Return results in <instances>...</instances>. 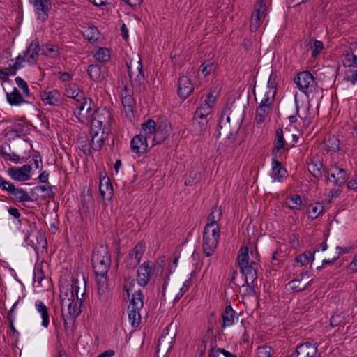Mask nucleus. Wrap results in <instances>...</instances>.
Returning <instances> with one entry per match:
<instances>
[{
  "mask_svg": "<svg viewBox=\"0 0 357 357\" xmlns=\"http://www.w3.org/2000/svg\"><path fill=\"white\" fill-rule=\"evenodd\" d=\"M93 106L92 100L89 98L79 104V111L74 113L80 123H90L91 128L105 129L107 126L110 125L112 119V113L105 107L93 109Z\"/></svg>",
  "mask_w": 357,
  "mask_h": 357,
  "instance_id": "nucleus-1",
  "label": "nucleus"
},
{
  "mask_svg": "<svg viewBox=\"0 0 357 357\" xmlns=\"http://www.w3.org/2000/svg\"><path fill=\"white\" fill-rule=\"evenodd\" d=\"M94 273L108 272L111 265V256L107 245H99L94 248L91 256Z\"/></svg>",
  "mask_w": 357,
  "mask_h": 357,
  "instance_id": "nucleus-2",
  "label": "nucleus"
},
{
  "mask_svg": "<svg viewBox=\"0 0 357 357\" xmlns=\"http://www.w3.org/2000/svg\"><path fill=\"white\" fill-rule=\"evenodd\" d=\"M237 263L241 273L245 276V283H253L257 279V264L249 262L248 248L242 247L237 256Z\"/></svg>",
  "mask_w": 357,
  "mask_h": 357,
  "instance_id": "nucleus-3",
  "label": "nucleus"
},
{
  "mask_svg": "<svg viewBox=\"0 0 357 357\" xmlns=\"http://www.w3.org/2000/svg\"><path fill=\"white\" fill-rule=\"evenodd\" d=\"M230 109H224L222 112V115L220 116L218 128L220 130H218V137L220 135V130H222V133L224 135H227V139L229 141L233 142L235 139V135L238 132V130L240 127V122L238 121L233 120L231 121L230 119V113L229 111Z\"/></svg>",
  "mask_w": 357,
  "mask_h": 357,
  "instance_id": "nucleus-4",
  "label": "nucleus"
},
{
  "mask_svg": "<svg viewBox=\"0 0 357 357\" xmlns=\"http://www.w3.org/2000/svg\"><path fill=\"white\" fill-rule=\"evenodd\" d=\"M220 238L219 226L214 228L206 225L203 233V251L206 257L213 255L216 249Z\"/></svg>",
  "mask_w": 357,
  "mask_h": 357,
  "instance_id": "nucleus-5",
  "label": "nucleus"
},
{
  "mask_svg": "<svg viewBox=\"0 0 357 357\" xmlns=\"http://www.w3.org/2000/svg\"><path fill=\"white\" fill-rule=\"evenodd\" d=\"M294 82L298 90L307 96L310 93L316 91L317 89V82L312 74L309 71L298 73L294 78Z\"/></svg>",
  "mask_w": 357,
  "mask_h": 357,
  "instance_id": "nucleus-6",
  "label": "nucleus"
},
{
  "mask_svg": "<svg viewBox=\"0 0 357 357\" xmlns=\"http://www.w3.org/2000/svg\"><path fill=\"white\" fill-rule=\"evenodd\" d=\"M128 68L132 87L136 92H143L145 90V77L141 61H139L134 66L130 63L128 66Z\"/></svg>",
  "mask_w": 357,
  "mask_h": 357,
  "instance_id": "nucleus-7",
  "label": "nucleus"
},
{
  "mask_svg": "<svg viewBox=\"0 0 357 357\" xmlns=\"http://www.w3.org/2000/svg\"><path fill=\"white\" fill-rule=\"evenodd\" d=\"M145 250V242L144 241H139L135 246L129 251L128 255L125 259L126 267L128 269L135 268L139 264Z\"/></svg>",
  "mask_w": 357,
  "mask_h": 357,
  "instance_id": "nucleus-8",
  "label": "nucleus"
},
{
  "mask_svg": "<svg viewBox=\"0 0 357 357\" xmlns=\"http://www.w3.org/2000/svg\"><path fill=\"white\" fill-rule=\"evenodd\" d=\"M266 15L267 7L264 0H257L250 19V31L252 32L256 31Z\"/></svg>",
  "mask_w": 357,
  "mask_h": 357,
  "instance_id": "nucleus-9",
  "label": "nucleus"
},
{
  "mask_svg": "<svg viewBox=\"0 0 357 357\" xmlns=\"http://www.w3.org/2000/svg\"><path fill=\"white\" fill-rule=\"evenodd\" d=\"M316 344L310 342L298 344L289 357H319Z\"/></svg>",
  "mask_w": 357,
  "mask_h": 357,
  "instance_id": "nucleus-10",
  "label": "nucleus"
},
{
  "mask_svg": "<svg viewBox=\"0 0 357 357\" xmlns=\"http://www.w3.org/2000/svg\"><path fill=\"white\" fill-rule=\"evenodd\" d=\"M91 143L93 150L99 151L101 150L105 141L108 139L109 134L104 128H94L91 127Z\"/></svg>",
  "mask_w": 357,
  "mask_h": 357,
  "instance_id": "nucleus-11",
  "label": "nucleus"
},
{
  "mask_svg": "<svg viewBox=\"0 0 357 357\" xmlns=\"http://www.w3.org/2000/svg\"><path fill=\"white\" fill-rule=\"evenodd\" d=\"M132 153L140 157L148 152L147 137L142 133L135 135L130 141Z\"/></svg>",
  "mask_w": 357,
  "mask_h": 357,
  "instance_id": "nucleus-12",
  "label": "nucleus"
},
{
  "mask_svg": "<svg viewBox=\"0 0 357 357\" xmlns=\"http://www.w3.org/2000/svg\"><path fill=\"white\" fill-rule=\"evenodd\" d=\"M175 337V327L170 324L164 329L158 340V347H162L163 349L169 351L173 347Z\"/></svg>",
  "mask_w": 357,
  "mask_h": 357,
  "instance_id": "nucleus-13",
  "label": "nucleus"
},
{
  "mask_svg": "<svg viewBox=\"0 0 357 357\" xmlns=\"http://www.w3.org/2000/svg\"><path fill=\"white\" fill-rule=\"evenodd\" d=\"M326 174L327 177L330 176V178H332L330 179V181L333 182L337 186H342L349 178L347 171L337 165H334L331 167L329 170H327Z\"/></svg>",
  "mask_w": 357,
  "mask_h": 357,
  "instance_id": "nucleus-14",
  "label": "nucleus"
},
{
  "mask_svg": "<svg viewBox=\"0 0 357 357\" xmlns=\"http://www.w3.org/2000/svg\"><path fill=\"white\" fill-rule=\"evenodd\" d=\"M65 95L73 99V101L75 102L73 104L75 107V111L78 112L79 108L78 106L79 104L83 103L85 100H87L84 97V93L79 90L77 85L75 83H72L68 84L65 88Z\"/></svg>",
  "mask_w": 357,
  "mask_h": 357,
  "instance_id": "nucleus-15",
  "label": "nucleus"
},
{
  "mask_svg": "<svg viewBox=\"0 0 357 357\" xmlns=\"http://www.w3.org/2000/svg\"><path fill=\"white\" fill-rule=\"evenodd\" d=\"M171 124L167 121H162L156 126L153 139V146L165 141L170 135Z\"/></svg>",
  "mask_w": 357,
  "mask_h": 357,
  "instance_id": "nucleus-16",
  "label": "nucleus"
},
{
  "mask_svg": "<svg viewBox=\"0 0 357 357\" xmlns=\"http://www.w3.org/2000/svg\"><path fill=\"white\" fill-rule=\"evenodd\" d=\"M31 169L29 165H24L19 167H12L8 169V174L13 180L24 181L30 178Z\"/></svg>",
  "mask_w": 357,
  "mask_h": 357,
  "instance_id": "nucleus-17",
  "label": "nucleus"
},
{
  "mask_svg": "<svg viewBox=\"0 0 357 357\" xmlns=\"http://www.w3.org/2000/svg\"><path fill=\"white\" fill-rule=\"evenodd\" d=\"M152 272L151 262L146 261L139 266L137 272V281L139 286L148 284Z\"/></svg>",
  "mask_w": 357,
  "mask_h": 357,
  "instance_id": "nucleus-18",
  "label": "nucleus"
},
{
  "mask_svg": "<svg viewBox=\"0 0 357 357\" xmlns=\"http://www.w3.org/2000/svg\"><path fill=\"white\" fill-rule=\"evenodd\" d=\"M107 273H95L98 294L100 301H105L109 292Z\"/></svg>",
  "mask_w": 357,
  "mask_h": 357,
  "instance_id": "nucleus-19",
  "label": "nucleus"
},
{
  "mask_svg": "<svg viewBox=\"0 0 357 357\" xmlns=\"http://www.w3.org/2000/svg\"><path fill=\"white\" fill-rule=\"evenodd\" d=\"M40 50V43L36 38L29 44L24 52L26 61L30 64H35L38 61Z\"/></svg>",
  "mask_w": 357,
  "mask_h": 357,
  "instance_id": "nucleus-20",
  "label": "nucleus"
},
{
  "mask_svg": "<svg viewBox=\"0 0 357 357\" xmlns=\"http://www.w3.org/2000/svg\"><path fill=\"white\" fill-rule=\"evenodd\" d=\"M40 97L45 105L58 106L61 103V94L58 90L41 91Z\"/></svg>",
  "mask_w": 357,
  "mask_h": 357,
  "instance_id": "nucleus-21",
  "label": "nucleus"
},
{
  "mask_svg": "<svg viewBox=\"0 0 357 357\" xmlns=\"http://www.w3.org/2000/svg\"><path fill=\"white\" fill-rule=\"evenodd\" d=\"M191 80L186 76H182L178 81V95L182 99H186L192 92Z\"/></svg>",
  "mask_w": 357,
  "mask_h": 357,
  "instance_id": "nucleus-22",
  "label": "nucleus"
},
{
  "mask_svg": "<svg viewBox=\"0 0 357 357\" xmlns=\"http://www.w3.org/2000/svg\"><path fill=\"white\" fill-rule=\"evenodd\" d=\"M87 73L95 82L102 81L106 75V67L99 64H91L87 68Z\"/></svg>",
  "mask_w": 357,
  "mask_h": 357,
  "instance_id": "nucleus-23",
  "label": "nucleus"
},
{
  "mask_svg": "<svg viewBox=\"0 0 357 357\" xmlns=\"http://www.w3.org/2000/svg\"><path fill=\"white\" fill-rule=\"evenodd\" d=\"M99 190L103 199H111L114 195L113 186L107 176L100 179Z\"/></svg>",
  "mask_w": 357,
  "mask_h": 357,
  "instance_id": "nucleus-24",
  "label": "nucleus"
},
{
  "mask_svg": "<svg viewBox=\"0 0 357 357\" xmlns=\"http://www.w3.org/2000/svg\"><path fill=\"white\" fill-rule=\"evenodd\" d=\"M272 105L259 102L255 109V120L257 124L264 123L271 113Z\"/></svg>",
  "mask_w": 357,
  "mask_h": 357,
  "instance_id": "nucleus-25",
  "label": "nucleus"
},
{
  "mask_svg": "<svg viewBox=\"0 0 357 357\" xmlns=\"http://www.w3.org/2000/svg\"><path fill=\"white\" fill-rule=\"evenodd\" d=\"M29 2L33 6L39 17L45 20L47 17L48 8L47 4L50 2V0H29Z\"/></svg>",
  "mask_w": 357,
  "mask_h": 357,
  "instance_id": "nucleus-26",
  "label": "nucleus"
},
{
  "mask_svg": "<svg viewBox=\"0 0 357 357\" xmlns=\"http://www.w3.org/2000/svg\"><path fill=\"white\" fill-rule=\"evenodd\" d=\"M8 192L13 195L17 202H24L33 201L31 197L26 190L23 189L16 188L14 184L10 185L9 186H8Z\"/></svg>",
  "mask_w": 357,
  "mask_h": 357,
  "instance_id": "nucleus-27",
  "label": "nucleus"
},
{
  "mask_svg": "<svg viewBox=\"0 0 357 357\" xmlns=\"http://www.w3.org/2000/svg\"><path fill=\"white\" fill-rule=\"evenodd\" d=\"M222 215V211L220 207L215 206L212 208L211 212L207 218V223L209 227L214 228L215 226H219L218 222L220 220Z\"/></svg>",
  "mask_w": 357,
  "mask_h": 357,
  "instance_id": "nucleus-28",
  "label": "nucleus"
},
{
  "mask_svg": "<svg viewBox=\"0 0 357 357\" xmlns=\"http://www.w3.org/2000/svg\"><path fill=\"white\" fill-rule=\"evenodd\" d=\"M236 312L231 305L225 307V310L222 313V328L231 326L234 322Z\"/></svg>",
  "mask_w": 357,
  "mask_h": 357,
  "instance_id": "nucleus-29",
  "label": "nucleus"
},
{
  "mask_svg": "<svg viewBox=\"0 0 357 357\" xmlns=\"http://www.w3.org/2000/svg\"><path fill=\"white\" fill-rule=\"evenodd\" d=\"M35 306L37 311L40 314L42 317V326L44 328H47L50 324V315L48 308L43 303V301L38 300L36 301Z\"/></svg>",
  "mask_w": 357,
  "mask_h": 357,
  "instance_id": "nucleus-30",
  "label": "nucleus"
},
{
  "mask_svg": "<svg viewBox=\"0 0 357 357\" xmlns=\"http://www.w3.org/2000/svg\"><path fill=\"white\" fill-rule=\"evenodd\" d=\"M192 131L196 135H201L207 129V119H199L193 117L192 121Z\"/></svg>",
  "mask_w": 357,
  "mask_h": 357,
  "instance_id": "nucleus-31",
  "label": "nucleus"
},
{
  "mask_svg": "<svg viewBox=\"0 0 357 357\" xmlns=\"http://www.w3.org/2000/svg\"><path fill=\"white\" fill-rule=\"evenodd\" d=\"M271 175L274 180H276L279 182H282L284 178L287 177V171L282 166L281 162H278V165H275V163H271Z\"/></svg>",
  "mask_w": 357,
  "mask_h": 357,
  "instance_id": "nucleus-32",
  "label": "nucleus"
},
{
  "mask_svg": "<svg viewBox=\"0 0 357 357\" xmlns=\"http://www.w3.org/2000/svg\"><path fill=\"white\" fill-rule=\"evenodd\" d=\"M308 170L317 179L321 178L324 174H326L327 172V169L323 167V165L319 161L312 162L309 164Z\"/></svg>",
  "mask_w": 357,
  "mask_h": 357,
  "instance_id": "nucleus-33",
  "label": "nucleus"
},
{
  "mask_svg": "<svg viewBox=\"0 0 357 357\" xmlns=\"http://www.w3.org/2000/svg\"><path fill=\"white\" fill-rule=\"evenodd\" d=\"M144 298L142 290L139 289L135 291L132 296V299L128 306L129 309L140 310L144 306Z\"/></svg>",
  "mask_w": 357,
  "mask_h": 357,
  "instance_id": "nucleus-34",
  "label": "nucleus"
},
{
  "mask_svg": "<svg viewBox=\"0 0 357 357\" xmlns=\"http://www.w3.org/2000/svg\"><path fill=\"white\" fill-rule=\"evenodd\" d=\"M42 54L50 58L57 57L60 54V47L57 45L45 43L42 45Z\"/></svg>",
  "mask_w": 357,
  "mask_h": 357,
  "instance_id": "nucleus-35",
  "label": "nucleus"
},
{
  "mask_svg": "<svg viewBox=\"0 0 357 357\" xmlns=\"http://www.w3.org/2000/svg\"><path fill=\"white\" fill-rule=\"evenodd\" d=\"M8 102L11 105H19L22 102H26L24 100L22 95L17 88H14L11 93H6Z\"/></svg>",
  "mask_w": 357,
  "mask_h": 357,
  "instance_id": "nucleus-36",
  "label": "nucleus"
},
{
  "mask_svg": "<svg viewBox=\"0 0 357 357\" xmlns=\"http://www.w3.org/2000/svg\"><path fill=\"white\" fill-rule=\"evenodd\" d=\"M124 89L126 91V94L124 96L122 94V105L126 113L132 112L136 105L135 100L134 99L132 94L127 93L126 86H125Z\"/></svg>",
  "mask_w": 357,
  "mask_h": 357,
  "instance_id": "nucleus-37",
  "label": "nucleus"
},
{
  "mask_svg": "<svg viewBox=\"0 0 357 357\" xmlns=\"http://www.w3.org/2000/svg\"><path fill=\"white\" fill-rule=\"evenodd\" d=\"M156 126L157 124L153 119H148L145 123H144L142 125L140 133H142L144 136L147 137L148 138L152 135H154Z\"/></svg>",
  "mask_w": 357,
  "mask_h": 357,
  "instance_id": "nucleus-38",
  "label": "nucleus"
},
{
  "mask_svg": "<svg viewBox=\"0 0 357 357\" xmlns=\"http://www.w3.org/2000/svg\"><path fill=\"white\" fill-rule=\"evenodd\" d=\"M208 357H237L236 355L228 351L218 347L216 345H212L208 350Z\"/></svg>",
  "mask_w": 357,
  "mask_h": 357,
  "instance_id": "nucleus-39",
  "label": "nucleus"
},
{
  "mask_svg": "<svg viewBox=\"0 0 357 357\" xmlns=\"http://www.w3.org/2000/svg\"><path fill=\"white\" fill-rule=\"evenodd\" d=\"M285 205L292 210H300L302 204V199L299 195H294L285 199Z\"/></svg>",
  "mask_w": 357,
  "mask_h": 357,
  "instance_id": "nucleus-40",
  "label": "nucleus"
},
{
  "mask_svg": "<svg viewBox=\"0 0 357 357\" xmlns=\"http://www.w3.org/2000/svg\"><path fill=\"white\" fill-rule=\"evenodd\" d=\"M346 316L344 312L335 313L333 314L330 319V325L332 327L335 326H344L346 325Z\"/></svg>",
  "mask_w": 357,
  "mask_h": 357,
  "instance_id": "nucleus-41",
  "label": "nucleus"
},
{
  "mask_svg": "<svg viewBox=\"0 0 357 357\" xmlns=\"http://www.w3.org/2000/svg\"><path fill=\"white\" fill-rule=\"evenodd\" d=\"M68 307V317H73L75 319L82 312L81 307L82 304L79 303V307L77 306V303H75V300L73 301H70L69 299L67 301V303L65 304Z\"/></svg>",
  "mask_w": 357,
  "mask_h": 357,
  "instance_id": "nucleus-42",
  "label": "nucleus"
},
{
  "mask_svg": "<svg viewBox=\"0 0 357 357\" xmlns=\"http://www.w3.org/2000/svg\"><path fill=\"white\" fill-rule=\"evenodd\" d=\"M324 209L323 204L317 202L314 204H311L307 211L308 217L311 219L317 218Z\"/></svg>",
  "mask_w": 357,
  "mask_h": 357,
  "instance_id": "nucleus-43",
  "label": "nucleus"
},
{
  "mask_svg": "<svg viewBox=\"0 0 357 357\" xmlns=\"http://www.w3.org/2000/svg\"><path fill=\"white\" fill-rule=\"evenodd\" d=\"M325 147L327 152H337L340 149V141L335 136L329 137L324 141Z\"/></svg>",
  "mask_w": 357,
  "mask_h": 357,
  "instance_id": "nucleus-44",
  "label": "nucleus"
},
{
  "mask_svg": "<svg viewBox=\"0 0 357 357\" xmlns=\"http://www.w3.org/2000/svg\"><path fill=\"white\" fill-rule=\"evenodd\" d=\"M310 284V282H302L299 279H294L291 280L288 285L294 292H301L305 290Z\"/></svg>",
  "mask_w": 357,
  "mask_h": 357,
  "instance_id": "nucleus-45",
  "label": "nucleus"
},
{
  "mask_svg": "<svg viewBox=\"0 0 357 357\" xmlns=\"http://www.w3.org/2000/svg\"><path fill=\"white\" fill-rule=\"evenodd\" d=\"M91 140L89 137H85L84 139H81L79 142V148L85 155H91L92 154V144H90Z\"/></svg>",
  "mask_w": 357,
  "mask_h": 357,
  "instance_id": "nucleus-46",
  "label": "nucleus"
},
{
  "mask_svg": "<svg viewBox=\"0 0 357 357\" xmlns=\"http://www.w3.org/2000/svg\"><path fill=\"white\" fill-rule=\"evenodd\" d=\"M216 64L208 59L205 61L199 67V70L204 75V76H207L211 73L215 72L216 70Z\"/></svg>",
  "mask_w": 357,
  "mask_h": 357,
  "instance_id": "nucleus-47",
  "label": "nucleus"
},
{
  "mask_svg": "<svg viewBox=\"0 0 357 357\" xmlns=\"http://www.w3.org/2000/svg\"><path fill=\"white\" fill-rule=\"evenodd\" d=\"M211 106L205 100V104L197 109L195 112L194 117L199 119H206L207 115L211 112Z\"/></svg>",
  "mask_w": 357,
  "mask_h": 357,
  "instance_id": "nucleus-48",
  "label": "nucleus"
},
{
  "mask_svg": "<svg viewBox=\"0 0 357 357\" xmlns=\"http://www.w3.org/2000/svg\"><path fill=\"white\" fill-rule=\"evenodd\" d=\"M140 310L128 308V319L132 327H137L141 322Z\"/></svg>",
  "mask_w": 357,
  "mask_h": 357,
  "instance_id": "nucleus-49",
  "label": "nucleus"
},
{
  "mask_svg": "<svg viewBox=\"0 0 357 357\" xmlns=\"http://www.w3.org/2000/svg\"><path fill=\"white\" fill-rule=\"evenodd\" d=\"M286 144V141L284 138L283 130L282 128H278L275 132L273 146L281 149H284Z\"/></svg>",
  "mask_w": 357,
  "mask_h": 357,
  "instance_id": "nucleus-50",
  "label": "nucleus"
},
{
  "mask_svg": "<svg viewBox=\"0 0 357 357\" xmlns=\"http://www.w3.org/2000/svg\"><path fill=\"white\" fill-rule=\"evenodd\" d=\"M95 59L100 62H107L110 59L109 49L100 47L94 55Z\"/></svg>",
  "mask_w": 357,
  "mask_h": 357,
  "instance_id": "nucleus-51",
  "label": "nucleus"
},
{
  "mask_svg": "<svg viewBox=\"0 0 357 357\" xmlns=\"http://www.w3.org/2000/svg\"><path fill=\"white\" fill-rule=\"evenodd\" d=\"M100 35V33L98 28L93 26L89 27L88 30L86 31V37L89 42L94 43L98 40Z\"/></svg>",
  "mask_w": 357,
  "mask_h": 357,
  "instance_id": "nucleus-52",
  "label": "nucleus"
},
{
  "mask_svg": "<svg viewBox=\"0 0 357 357\" xmlns=\"http://www.w3.org/2000/svg\"><path fill=\"white\" fill-rule=\"evenodd\" d=\"M45 277V275L43 271V265L40 264H36L33 270L34 282H38V283L41 285V282Z\"/></svg>",
  "mask_w": 357,
  "mask_h": 357,
  "instance_id": "nucleus-53",
  "label": "nucleus"
},
{
  "mask_svg": "<svg viewBox=\"0 0 357 357\" xmlns=\"http://www.w3.org/2000/svg\"><path fill=\"white\" fill-rule=\"evenodd\" d=\"M73 290H70V288H67L64 292L61 291L60 294V298H61V310L63 311V308L66 303H67L68 299L70 300V301H74L75 298L73 294Z\"/></svg>",
  "mask_w": 357,
  "mask_h": 357,
  "instance_id": "nucleus-54",
  "label": "nucleus"
},
{
  "mask_svg": "<svg viewBox=\"0 0 357 357\" xmlns=\"http://www.w3.org/2000/svg\"><path fill=\"white\" fill-rule=\"evenodd\" d=\"M273 353V349L267 345L259 347L257 349L256 357H271Z\"/></svg>",
  "mask_w": 357,
  "mask_h": 357,
  "instance_id": "nucleus-55",
  "label": "nucleus"
},
{
  "mask_svg": "<svg viewBox=\"0 0 357 357\" xmlns=\"http://www.w3.org/2000/svg\"><path fill=\"white\" fill-rule=\"evenodd\" d=\"M210 344V348L214 345L213 341L209 340L208 337H203L201 344L198 346L197 352L200 357L204 356L208 344Z\"/></svg>",
  "mask_w": 357,
  "mask_h": 357,
  "instance_id": "nucleus-56",
  "label": "nucleus"
},
{
  "mask_svg": "<svg viewBox=\"0 0 357 357\" xmlns=\"http://www.w3.org/2000/svg\"><path fill=\"white\" fill-rule=\"evenodd\" d=\"M276 92L277 91L268 89V90L265 92L263 99L260 102L273 105Z\"/></svg>",
  "mask_w": 357,
  "mask_h": 357,
  "instance_id": "nucleus-57",
  "label": "nucleus"
},
{
  "mask_svg": "<svg viewBox=\"0 0 357 357\" xmlns=\"http://www.w3.org/2000/svg\"><path fill=\"white\" fill-rule=\"evenodd\" d=\"M70 289L73 290L72 291H73V296H77V301H79L80 304L82 305L83 303V297L84 296V294H85V290H86L85 288L84 289V291L81 294V298H79V287L78 285V280L76 279V280H73V284L70 286Z\"/></svg>",
  "mask_w": 357,
  "mask_h": 357,
  "instance_id": "nucleus-58",
  "label": "nucleus"
},
{
  "mask_svg": "<svg viewBox=\"0 0 357 357\" xmlns=\"http://www.w3.org/2000/svg\"><path fill=\"white\" fill-rule=\"evenodd\" d=\"M344 65L348 67L357 68V56L353 54L347 53L344 54Z\"/></svg>",
  "mask_w": 357,
  "mask_h": 357,
  "instance_id": "nucleus-59",
  "label": "nucleus"
},
{
  "mask_svg": "<svg viewBox=\"0 0 357 357\" xmlns=\"http://www.w3.org/2000/svg\"><path fill=\"white\" fill-rule=\"evenodd\" d=\"M15 81L18 87L22 89L24 96L26 98L30 97L31 95L26 82L20 77H17Z\"/></svg>",
  "mask_w": 357,
  "mask_h": 357,
  "instance_id": "nucleus-60",
  "label": "nucleus"
},
{
  "mask_svg": "<svg viewBox=\"0 0 357 357\" xmlns=\"http://www.w3.org/2000/svg\"><path fill=\"white\" fill-rule=\"evenodd\" d=\"M323 49H324L323 43L319 40H314L313 45L311 47L312 56L314 57L316 56L317 55L320 54V52L322 51Z\"/></svg>",
  "mask_w": 357,
  "mask_h": 357,
  "instance_id": "nucleus-61",
  "label": "nucleus"
},
{
  "mask_svg": "<svg viewBox=\"0 0 357 357\" xmlns=\"http://www.w3.org/2000/svg\"><path fill=\"white\" fill-rule=\"evenodd\" d=\"M277 78L276 73L272 72L268 81V89L277 91Z\"/></svg>",
  "mask_w": 357,
  "mask_h": 357,
  "instance_id": "nucleus-62",
  "label": "nucleus"
},
{
  "mask_svg": "<svg viewBox=\"0 0 357 357\" xmlns=\"http://www.w3.org/2000/svg\"><path fill=\"white\" fill-rule=\"evenodd\" d=\"M34 190H40L41 192H45V194L44 195V196L48 197H53L54 195L51 185H38L34 188Z\"/></svg>",
  "mask_w": 357,
  "mask_h": 357,
  "instance_id": "nucleus-63",
  "label": "nucleus"
},
{
  "mask_svg": "<svg viewBox=\"0 0 357 357\" xmlns=\"http://www.w3.org/2000/svg\"><path fill=\"white\" fill-rule=\"evenodd\" d=\"M346 79L354 85L357 82V70H347Z\"/></svg>",
  "mask_w": 357,
  "mask_h": 357,
  "instance_id": "nucleus-64",
  "label": "nucleus"
}]
</instances>
